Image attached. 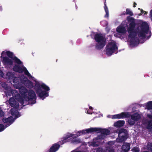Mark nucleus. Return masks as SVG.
Returning a JSON list of instances; mask_svg holds the SVG:
<instances>
[{"instance_id": "nucleus-45", "label": "nucleus", "mask_w": 152, "mask_h": 152, "mask_svg": "<svg viewBox=\"0 0 152 152\" xmlns=\"http://www.w3.org/2000/svg\"><path fill=\"white\" fill-rule=\"evenodd\" d=\"M104 7L107 6V4H106V0L104 2Z\"/></svg>"}, {"instance_id": "nucleus-32", "label": "nucleus", "mask_w": 152, "mask_h": 152, "mask_svg": "<svg viewBox=\"0 0 152 152\" xmlns=\"http://www.w3.org/2000/svg\"><path fill=\"white\" fill-rule=\"evenodd\" d=\"M16 99L19 102H20L21 103L23 104V99L20 96V94H18L17 96H16Z\"/></svg>"}, {"instance_id": "nucleus-56", "label": "nucleus", "mask_w": 152, "mask_h": 152, "mask_svg": "<svg viewBox=\"0 0 152 152\" xmlns=\"http://www.w3.org/2000/svg\"><path fill=\"white\" fill-rule=\"evenodd\" d=\"M141 15V13H140V15Z\"/></svg>"}, {"instance_id": "nucleus-38", "label": "nucleus", "mask_w": 152, "mask_h": 152, "mask_svg": "<svg viewBox=\"0 0 152 152\" xmlns=\"http://www.w3.org/2000/svg\"><path fill=\"white\" fill-rule=\"evenodd\" d=\"M4 116V113L3 111L0 108V116Z\"/></svg>"}, {"instance_id": "nucleus-9", "label": "nucleus", "mask_w": 152, "mask_h": 152, "mask_svg": "<svg viewBox=\"0 0 152 152\" xmlns=\"http://www.w3.org/2000/svg\"><path fill=\"white\" fill-rule=\"evenodd\" d=\"M14 120L12 116H10L8 118H4L2 119V121L4 124H6L5 127H7L10 125L14 122Z\"/></svg>"}, {"instance_id": "nucleus-8", "label": "nucleus", "mask_w": 152, "mask_h": 152, "mask_svg": "<svg viewBox=\"0 0 152 152\" xmlns=\"http://www.w3.org/2000/svg\"><path fill=\"white\" fill-rule=\"evenodd\" d=\"M130 116V114L128 112H122L120 114L115 115L112 116L113 119H121L126 118H129Z\"/></svg>"}, {"instance_id": "nucleus-55", "label": "nucleus", "mask_w": 152, "mask_h": 152, "mask_svg": "<svg viewBox=\"0 0 152 152\" xmlns=\"http://www.w3.org/2000/svg\"><path fill=\"white\" fill-rule=\"evenodd\" d=\"M138 10H140L141 9H140V8H138Z\"/></svg>"}, {"instance_id": "nucleus-30", "label": "nucleus", "mask_w": 152, "mask_h": 152, "mask_svg": "<svg viewBox=\"0 0 152 152\" xmlns=\"http://www.w3.org/2000/svg\"><path fill=\"white\" fill-rule=\"evenodd\" d=\"M6 53L7 56H8L10 58H11L12 59H13V58L14 57V56H13V53L9 51H7Z\"/></svg>"}, {"instance_id": "nucleus-1", "label": "nucleus", "mask_w": 152, "mask_h": 152, "mask_svg": "<svg viewBox=\"0 0 152 152\" xmlns=\"http://www.w3.org/2000/svg\"><path fill=\"white\" fill-rule=\"evenodd\" d=\"M127 19L128 21L130 22L129 24V27L127 28V31L129 34L128 37L130 39L129 41L130 45L134 46L137 43V41L135 39L137 34V32L134 30L136 24L134 18L128 17Z\"/></svg>"}, {"instance_id": "nucleus-23", "label": "nucleus", "mask_w": 152, "mask_h": 152, "mask_svg": "<svg viewBox=\"0 0 152 152\" xmlns=\"http://www.w3.org/2000/svg\"><path fill=\"white\" fill-rule=\"evenodd\" d=\"M36 84H39V87L40 88V89H41L42 88L43 89L45 90V91H46V92L49 91L50 90L49 87H48L44 83H43L40 85L39 83H36Z\"/></svg>"}, {"instance_id": "nucleus-27", "label": "nucleus", "mask_w": 152, "mask_h": 152, "mask_svg": "<svg viewBox=\"0 0 152 152\" xmlns=\"http://www.w3.org/2000/svg\"><path fill=\"white\" fill-rule=\"evenodd\" d=\"M147 149L151 152H152V142H149L148 143L147 146Z\"/></svg>"}, {"instance_id": "nucleus-47", "label": "nucleus", "mask_w": 152, "mask_h": 152, "mask_svg": "<svg viewBox=\"0 0 152 152\" xmlns=\"http://www.w3.org/2000/svg\"><path fill=\"white\" fill-rule=\"evenodd\" d=\"M148 117L150 118H152V115H148Z\"/></svg>"}, {"instance_id": "nucleus-58", "label": "nucleus", "mask_w": 152, "mask_h": 152, "mask_svg": "<svg viewBox=\"0 0 152 152\" xmlns=\"http://www.w3.org/2000/svg\"><path fill=\"white\" fill-rule=\"evenodd\" d=\"M3 84H2V86L3 87Z\"/></svg>"}, {"instance_id": "nucleus-19", "label": "nucleus", "mask_w": 152, "mask_h": 152, "mask_svg": "<svg viewBox=\"0 0 152 152\" xmlns=\"http://www.w3.org/2000/svg\"><path fill=\"white\" fill-rule=\"evenodd\" d=\"M96 137L93 139V141L91 142V145L94 147L98 146L100 144V141L102 139H95Z\"/></svg>"}, {"instance_id": "nucleus-52", "label": "nucleus", "mask_w": 152, "mask_h": 152, "mask_svg": "<svg viewBox=\"0 0 152 152\" xmlns=\"http://www.w3.org/2000/svg\"><path fill=\"white\" fill-rule=\"evenodd\" d=\"M18 115H15V117L16 118H18V117H19V116H18Z\"/></svg>"}, {"instance_id": "nucleus-2", "label": "nucleus", "mask_w": 152, "mask_h": 152, "mask_svg": "<svg viewBox=\"0 0 152 152\" xmlns=\"http://www.w3.org/2000/svg\"><path fill=\"white\" fill-rule=\"evenodd\" d=\"M94 132H98L101 133V134L98 135L95 139H104L106 135H109L110 131L107 129H102L98 128H91L89 129H86L84 130H83L77 132L78 135L80 136L82 134H85L86 133H89Z\"/></svg>"}, {"instance_id": "nucleus-42", "label": "nucleus", "mask_w": 152, "mask_h": 152, "mask_svg": "<svg viewBox=\"0 0 152 152\" xmlns=\"http://www.w3.org/2000/svg\"><path fill=\"white\" fill-rule=\"evenodd\" d=\"M105 12L106 14L105 15V17L106 18L108 17L109 16V12Z\"/></svg>"}, {"instance_id": "nucleus-14", "label": "nucleus", "mask_w": 152, "mask_h": 152, "mask_svg": "<svg viewBox=\"0 0 152 152\" xmlns=\"http://www.w3.org/2000/svg\"><path fill=\"white\" fill-rule=\"evenodd\" d=\"M13 69L14 71L19 73H22L23 71V68H22L20 66L17 64L13 66Z\"/></svg>"}, {"instance_id": "nucleus-20", "label": "nucleus", "mask_w": 152, "mask_h": 152, "mask_svg": "<svg viewBox=\"0 0 152 152\" xmlns=\"http://www.w3.org/2000/svg\"><path fill=\"white\" fill-rule=\"evenodd\" d=\"M125 121L124 120H119L115 122L114 124V126L115 127H120L123 126L125 124Z\"/></svg>"}, {"instance_id": "nucleus-54", "label": "nucleus", "mask_w": 152, "mask_h": 152, "mask_svg": "<svg viewBox=\"0 0 152 152\" xmlns=\"http://www.w3.org/2000/svg\"><path fill=\"white\" fill-rule=\"evenodd\" d=\"M143 152H149L148 151H144Z\"/></svg>"}, {"instance_id": "nucleus-26", "label": "nucleus", "mask_w": 152, "mask_h": 152, "mask_svg": "<svg viewBox=\"0 0 152 152\" xmlns=\"http://www.w3.org/2000/svg\"><path fill=\"white\" fill-rule=\"evenodd\" d=\"M127 130L126 129L124 128H121L118 131V136H120L122 133H124L125 134H127Z\"/></svg>"}, {"instance_id": "nucleus-33", "label": "nucleus", "mask_w": 152, "mask_h": 152, "mask_svg": "<svg viewBox=\"0 0 152 152\" xmlns=\"http://www.w3.org/2000/svg\"><path fill=\"white\" fill-rule=\"evenodd\" d=\"M147 128L148 129L152 128V120H150L148 121Z\"/></svg>"}, {"instance_id": "nucleus-13", "label": "nucleus", "mask_w": 152, "mask_h": 152, "mask_svg": "<svg viewBox=\"0 0 152 152\" xmlns=\"http://www.w3.org/2000/svg\"><path fill=\"white\" fill-rule=\"evenodd\" d=\"M60 147L59 144L55 143L53 144L50 148L49 152H56L58 149Z\"/></svg>"}, {"instance_id": "nucleus-28", "label": "nucleus", "mask_w": 152, "mask_h": 152, "mask_svg": "<svg viewBox=\"0 0 152 152\" xmlns=\"http://www.w3.org/2000/svg\"><path fill=\"white\" fill-rule=\"evenodd\" d=\"M129 15L131 16H132L134 15L133 13L131 11L130 9L128 8H127L126 9V12H125V13L124 14V15Z\"/></svg>"}, {"instance_id": "nucleus-6", "label": "nucleus", "mask_w": 152, "mask_h": 152, "mask_svg": "<svg viewBox=\"0 0 152 152\" xmlns=\"http://www.w3.org/2000/svg\"><path fill=\"white\" fill-rule=\"evenodd\" d=\"M34 89L38 96L43 99L48 96V93L46 91L42 90V89H40L39 86L38 84H35Z\"/></svg>"}, {"instance_id": "nucleus-39", "label": "nucleus", "mask_w": 152, "mask_h": 152, "mask_svg": "<svg viewBox=\"0 0 152 152\" xmlns=\"http://www.w3.org/2000/svg\"><path fill=\"white\" fill-rule=\"evenodd\" d=\"M104 8L105 12H109L108 8L107 6L104 7Z\"/></svg>"}, {"instance_id": "nucleus-25", "label": "nucleus", "mask_w": 152, "mask_h": 152, "mask_svg": "<svg viewBox=\"0 0 152 152\" xmlns=\"http://www.w3.org/2000/svg\"><path fill=\"white\" fill-rule=\"evenodd\" d=\"M12 60H14L15 62L18 64L20 65L22 64V62L15 56H14Z\"/></svg>"}, {"instance_id": "nucleus-31", "label": "nucleus", "mask_w": 152, "mask_h": 152, "mask_svg": "<svg viewBox=\"0 0 152 152\" xmlns=\"http://www.w3.org/2000/svg\"><path fill=\"white\" fill-rule=\"evenodd\" d=\"M146 107L148 110L152 109V101H149L147 103Z\"/></svg>"}, {"instance_id": "nucleus-4", "label": "nucleus", "mask_w": 152, "mask_h": 152, "mask_svg": "<svg viewBox=\"0 0 152 152\" xmlns=\"http://www.w3.org/2000/svg\"><path fill=\"white\" fill-rule=\"evenodd\" d=\"M149 29V26L146 22L142 23L140 26V29L137 32L138 37L142 38H145L146 36L145 34L148 33Z\"/></svg>"}, {"instance_id": "nucleus-22", "label": "nucleus", "mask_w": 152, "mask_h": 152, "mask_svg": "<svg viewBox=\"0 0 152 152\" xmlns=\"http://www.w3.org/2000/svg\"><path fill=\"white\" fill-rule=\"evenodd\" d=\"M116 30L118 32L122 34H125L126 32V28L124 26L118 27Z\"/></svg>"}, {"instance_id": "nucleus-34", "label": "nucleus", "mask_w": 152, "mask_h": 152, "mask_svg": "<svg viewBox=\"0 0 152 152\" xmlns=\"http://www.w3.org/2000/svg\"><path fill=\"white\" fill-rule=\"evenodd\" d=\"M132 150L134 152H139L140 149L138 147H134L133 148Z\"/></svg>"}, {"instance_id": "nucleus-49", "label": "nucleus", "mask_w": 152, "mask_h": 152, "mask_svg": "<svg viewBox=\"0 0 152 152\" xmlns=\"http://www.w3.org/2000/svg\"><path fill=\"white\" fill-rule=\"evenodd\" d=\"M2 10V8L1 6H0V11H1Z\"/></svg>"}, {"instance_id": "nucleus-40", "label": "nucleus", "mask_w": 152, "mask_h": 152, "mask_svg": "<svg viewBox=\"0 0 152 152\" xmlns=\"http://www.w3.org/2000/svg\"><path fill=\"white\" fill-rule=\"evenodd\" d=\"M150 18H151V20L152 21V9L150 11Z\"/></svg>"}, {"instance_id": "nucleus-44", "label": "nucleus", "mask_w": 152, "mask_h": 152, "mask_svg": "<svg viewBox=\"0 0 152 152\" xmlns=\"http://www.w3.org/2000/svg\"><path fill=\"white\" fill-rule=\"evenodd\" d=\"M5 53H6L4 51H2L1 53V56H4Z\"/></svg>"}, {"instance_id": "nucleus-11", "label": "nucleus", "mask_w": 152, "mask_h": 152, "mask_svg": "<svg viewBox=\"0 0 152 152\" xmlns=\"http://www.w3.org/2000/svg\"><path fill=\"white\" fill-rule=\"evenodd\" d=\"M27 89L24 86L22 87L19 88V93L24 98L27 97Z\"/></svg>"}, {"instance_id": "nucleus-7", "label": "nucleus", "mask_w": 152, "mask_h": 152, "mask_svg": "<svg viewBox=\"0 0 152 152\" xmlns=\"http://www.w3.org/2000/svg\"><path fill=\"white\" fill-rule=\"evenodd\" d=\"M28 96L26 98L29 101L28 103L31 104H33L36 102V94L35 92L32 90H30L28 92Z\"/></svg>"}, {"instance_id": "nucleus-10", "label": "nucleus", "mask_w": 152, "mask_h": 152, "mask_svg": "<svg viewBox=\"0 0 152 152\" xmlns=\"http://www.w3.org/2000/svg\"><path fill=\"white\" fill-rule=\"evenodd\" d=\"M9 76V79H13V83L16 85H20L21 84V80L20 77H14V75L11 73Z\"/></svg>"}, {"instance_id": "nucleus-43", "label": "nucleus", "mask_w": 152, "mask_h": 152, "mask_svg": "<svg viewBox=\"0 0 152 152\" xmlns=\"http://www.w3.org/2000/svg\"><path fill=\"white\" fill-rule=\"evenodd\" d=\"M109 152H115L113 149L112 148L109 150Z\"/></svg>"}, {"instance_id": "nucleus-37", "label": "nucleus", "mask_w": 152, "mask_h": 152, "mask_svg": "<svg viewBox=\"0 0 152 152\" xmlns=\"http://www.w3.org/2000/svg\"><path fill=\"white\" fill-rule=\"evenodd\" d=\"M72 142L73 143L75 142H80V140H77L76 139H73L72 140Z\"/></svg>"}, {"instance_id": "nucleus-24", "label": "nucleus", "mask_w": 152, "mask_h": 152, "mask_svg": "<svg viewBox=\"0 0 152 152\" xmlns=\"http://www.w3.org/2000/svg\"><path fill=\"white\" fill-rule=\"evenodd\" d=\"M9 102V103L11 107H14L15 106L16 101L13 98H10Z\"/></svg>"}, {"instance_id": "nucleus-53", "label": "nucleus", "mask_w": 152, "mask_h": 152, "mask_svg": "<svg viewBox=\"0 0 152 152\" xmlns=\"http://www.w3.org/2000/svg\"><path fill=\"white\" fill-rule=\"evenodd\" d=\"M147 12H146L145 11V12H143L144 14V15H146L147 14Z\"/></svg>"}, {"instance_id": "nucleus-48", "label": "nucleus", "mask_w": 152, "mask_h": 152, "mask_svg": "<svg viewBox=\"0 0 152 152\" xmlns=\"http://www.w3.org/2000/svg\"><path fill=\"white\" fill-rule=\"evenodd\" d=\"M140 11H141V13H143L144 12H145V11H144L142 9H141L140 10Z\"/></svg>"}, {"instance_id": "nucleus-41", "label": "nucleus", "mask_w": 152, "mask_h": 152, "mask_svg": "<svg viewBox=\"0 0 152 152\" xmlns=\"http://www.w3.org/2000/svg\"><path fill=\"white\" fill-rule=\"evenodd\" d=\"M97 152H102V151L100 148H98L96 150Z\"/></svg>"}, {"instance_id": "nucleus-15", "label": "nucleus", "mask_w": 152, "mask_h": 152, "mask_svg": "<svg viewBox=\"0 0 152 152\" xmlns=\"http://www.w3.org/2000/svg\"><path fill=\"white\" fill-rule=\"evenodd\" d=\"M127 138V134H125V135H121L120 136H118V138L117 140L118 142H122L126 140Z\"/></svg>"}, {"instance_id": "nucleus-57", "label": "nucleus", "mask_w": 152, "mask_h": 152, "mask_svg": "<svg viewBox=\"0 0 152 152\" xmlns=\"http://www.w3.org/2000/svg\"><path fill=\"white\" fill-rule=\"evenodd\" d=\"M124 13H125V12H124H124L123 13V15H124Z\"/></svg>"}, {"instance_id": "nucleus-17", "label": "nucleus", "mask_w": 152, "mask_h": 152, "mask_svg": "<svg viewBox=\"0 0 152 152\" xmlns=\"http://www.w3.org/2000/svg\"><path fill=\"white\" fill-rule=\"evenodd\" d=\"M130 148V144L129 143H124L122 146V149L124 152H128Z\"/></svg>"}, {"instance_id": "nucleus-18", "label": "nucleus", "mask_w": 152, "mask_h": 152, "mask_svg": "<svg viewBox=\"0 0 152 152\" xmlns=\"http://www.w3.org/2000/svg\"><path fill=\"white\" fill-rule=\"evenodd\" d=\"M130 117L132 120L136 121H138L141 118L140 115L136 113H134L132 115H130Z\"/></svg>"}, {"instance_id": "nucleus-16", "label": "nucleus", "mask_w": 152, "mask_h": 152, "mask_svg": "<svg viewBox=\"0 0 152 152\" xmlns=\"http://www.w3.org/2000/svg\"><path fill=\"white\" fill-rule=\"evenodd\" d=\"M23 83L25 86L29 88H32L34 87L32 82L28 80H24Z\"/></svg>"}, {"instance_id": "nucleus-51", "label": "nucleus", "mask_w": 152, "mask_h": 152, "mask_svg": "<svg viewBox=\"0 0 152 152\" xmlns=\"http://www.w3.org/2000/svg\"><path fill=\"white\" fill-rule=\"evenodd\" d=\"M89 108L90 109H91V110H92L93 109V108L91 106H90L89 107Z\"/></svg>"}, {"instance_id": "nucleus-12", "label": "nucleus", "mask_w": 152, "mask_h": 152, "mask_svg": "<svg viewBox=\"0 0 152 152\" xmlns=\"http://www.w3.org/2000/svg\"><path fill=\"white\" fill-rule=\"evenodd\" d=\"M2 61L4 64L8 65L11 66L13 63V61L7 57H2Z\"/></svg>"}, {"instance_id": "nucleus-36", "label": "nucleus", "mask_w": 152, "mask_h": 152, "mask_svg": "<svg viewBox=\"0 0 152 152\" xmlns=\"http://www.w3.org/2000/svg\"><path fill=\"white\" fill-rule=\"evenodd\" d=\"M5 129L4 126L2 124H0V132L3 131Z\"/></svg>"}, {"instance_id": "nucleus-46", "label": "nucleus", "mask_w": 152, "mask_h": 152, "mask_svg": "<svg viewBox=\"0 0 152 152\" xmlns=\"http://www.w3.org/2000/svg\"><path fill=\"white\" fill-rule=\"evenodd\" d=\"M137 5V4L135 2H134V6L133 7H135Z\"/></svg>"}, {"instance_id": "nucleus-21", "label": "nucleus", "mask_w": 152, "mask_h": 152, "mask_svg": "<svg viewBox=\"0 0 152 152\" xmlns=\"http://www.w3.org/2000/svg\"><path fill=\"white\" fill-rule=\"evenodd\" d=\"M73 135L72 134H70L69 135H66L63 138V140L60 141L59 142L61 145L64 144L65 143L68 141L69 140L68 139L69 138L72 137Z\"/></svg>"}, {"instance_id": "nucleus-3", "label": "nucleus", "mask_w": 152, "mask_h": 152, "mask_svg": "<svg viewBox=\"0 0 152 152\" xmlns=\"http://www.w3.org/2000/svg\"><path fill=\"white\" fill-rule=\"evenodd\" d=\"M94 39L96 42L95 46L96 50H100L106 44V39L101 33H96L94 36Z\"/></svg>"}, {"instance_id": "nucleus-29", "label": "nucleus", "mask_w": 152, "mask_h": 152, "mask_svg": "<svg viewBox=\"0 0 152 152\" xmlns=\"http://www.w3.org/2000/svg\"><path fill=\"white\" fill-rule=\"evenodd\" d=\"M23 72H24V73L25 75H27L28 77H32V76L30 74V73L29 72L25 67H23Z\"/></svg>"}, {"instance_id": "nucleus-35", "label": "nucleus", "mask_w": 152, "mask_h": 152, "mask_svg": "<svg viewBox=\"0 0 152 152\" xmlns=\"http://www.w3.org/2000/svg\"><path fill=\"white\" fill-rule=\"evenodd\" d=\"M128 122L129 124L131 126H133L135 124V121H132L131 120H128Z\"/></svg>"}, {"instance_id": "nucleus-5", "label": "nucleus", "mask_w": 152, "mask_h": 152, "mask_svg": "<svg viewBox=\"0 0 152 152\" xmlns=\"http://www.w3.org/2000/svg\"><path fill=\"white\" fill-rule=\"evenodd\" d=\"M105 48L106 54L109 56L115 53L118 49V48L115 43L113 42H109L106 45Z\"/></svg>"}, {"instance_id": "nucleus-50", "label": "nucleus", "mask_w": 152, "mask_h": 152, "mask_svg": "<svg viewBox=\"0 0 152 152\" xmlns=\"http://www.w3.org/2000/svg\"><path fill=\"white\" fill-rule=\"evenodd\" d=\"M150 34H151V32H150ZM151 36V34H150V35H149L148 36V37L147 39H149L150 38Z\"/></svg>"}]
</instances>
